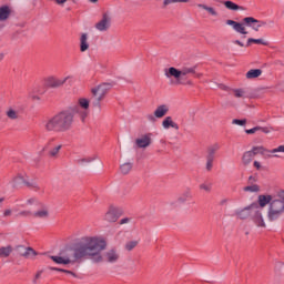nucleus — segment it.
<instances>
[{"instance_id":"2f4dec72","label":"nucleus","mask_w":284,"mask_h":284,"mask_svg":"<svg viewBox=\"0 0 284 284\" xmlns=\"http://www.w3.org/2000/svg\"><path fill=\"white\" fill-rule=\"evenodd\" d=\"M23 184L27 187H30L31 190H36V191L41 190V186H39V183H37V181H34V180L28 181L27 179H24Z\"/></svg>"},{"instance_id":"338daca9","label":"nucleus","mask_w":284,"mask_h":284,"mask_svg":"<svg viewBox=\"0 0 284 284\" xmlns=\"http://www.w3.org/2000/svg\"><path fill=\"white\" fill-rule=\"evenodd\" d=\"M4 57H6L4 53H0V61H1L2 59H4Z\"/></svg>"},{"instance_id":"aec40b11","label":"nucleus","mask_w":284,"mask_h":284,"mask_svg":"<svg viewBox=\"0 0 284 284\" xmlns=\"http://www.w3.org/2000/svg\"><path fill=\"white\" fill-rule=\"evenodd\" d=\"M162 128H164V130H170V128H173V130H179V124L173 122L172 116H166L162 121Z\"/></svg>"},{"instance_id":"7c9ffc66","label":"nucleus","mask_w":284,"mask_h":284,"mask_svg":"<svg viewBox=\"0 0 284 284\" xmlns=\"http://www.w3.org/2000/svg\"><path fill=\"white\" fill-rule=\"evenodd\" d=\"M23 181H26V178L22 174H18L16 178H13L11 180V185L12 187H19V185H21V183H23Z\"/></svg>"},{"instance_id":"e2e57ef3","label":"nucleus","mask_w":284,"mask_h":284,"mask_svg":"<svg viewBox=\"0 0 284 284\" xmlns=\"http://www.w3.org/2000/svg\"><path fill=\"white\" fill-rule=\"evenodd\" d=\"M253 165L256 168V170H261V162L254 161Z\"/></svg>"},{"instance_id":"cd10ccee","label":"nucleus","mask_w":284,"mask_h":284,"mask_svg":"<svg viewBox=\"0 0 284 284\" xmlns=\"http://www.w3.org/2000/svg\"><path fill=\"white\" fill-rule=\"evenodd\" d=\"M263 74V70L261 69H252L248 72H246V79H258Z\"/></svg>"},{"instance_id":"bf43d9fd","label":"nucleus","mask_w":284,"mask_h":284,"mask_svg":"<svg viewBox=\"0 0 284 284\" xmlns=\"http://www.w3.org/2000/svg\"><path fill=\"white\" fill-rule=\"evenodd\" d=\"M3 216H12V210L7 209V210L3 212Z\"/></svg>"},{"instance_id":"de8ad7c7","label":"nucleus","mask_w":284,"mask_h":284,"mask_svg":"<svg viewBox=\"0 0 284 284\" xmlns=\"http://www.w3.org/2000/svg\"><path fill=\"white\" fill-rule=\"evenodd\" d=\"M200 190H204V192H212V184L203 183L200 185Z\"/></svg>"},{"instance_id":"a18cd8bd","label":"nucleus","mask_w":284,"mask_h":284,"mask_svg":"<svg viewBox=\"0 0 284 284\" xmlns=\"http://www.w3.org/2000/svg\"><path fill=\"white\" fill-rule=\"evenodd\" d=\"M52 272H64V274H72L74 276V273L72 271L63 270V268H58V267H50Z\"/></svg>"},{"instance_id":"3c124183","label":"nucleus","mask_w":284,"mask_h":284,"mask_svg":"<svg viewBox=\"0 0 284 284\" xmlns=\"http://www.w3.org/2000/svg\"><path fill=\"white\" fill-rule=\"evenodd\" d=\"M146 121H150V123H156V115L153 114H148L146 115Z\"/></svg>"},{"instance_id":"412c9836","label":"nucleus","mask_w":284,"mask_h":284,"mask_svg":"<svg viewBox=\"0 0 284 284\" xmlns=\"http://www.w3.org/2000/svg\"><path fill=\"white\" fill-rule=\"evenodd\" d=\"M10 14H12V9L8 6L0 7V21H8V19H10Z\"/></svg>"},{"instance_id":"58836bf2","label":"nucleus","mask_w":284,"mask_h":284,"mask_svg":"<svg viewBox=\"0 0 284 284\" xmlns=\"http://www.w3.org/2000/svg\"><path fill=\"white\" fill-rule=\"evenodd\" d=\"M17 216H20L21 219H30V216L33 217V212L30 210H22L18 213Z\"/></svg>"},{"instance_id":"a878e982","label":"nucleus","mask_w":284,"mask_h":284,"mask_svg":"<svg viewBox=\"0 0 284 284\" xmlns=\"http://www.w3.org/2000/svg\"><path fill=\"white\" fill-rule=\"evenodd\" d=\"M199 8L202 10H205L207 13L211 14V17H219V11H216L215 8L213 7H207V4L199 3L196 4Z\"/></svg>"},{"instance_id":"13d9d810","label":"nucleus","mask_w":284,"mask_h":284,"mask_svg":"<svg viewBox=\"0 0 284 284\" xmlns=\"http://www.w3.org/2000/svg\"><path fill=\"white\" fill-rule=\"evenodd\" d=\"M233 43L235 45H240V48H245V44L243 42H241V40H234Z\"/></svg>"},{"instance_id":"473e14b6","label":"nucleus","mask_w":284,"mask_h":284,"mask_svg":"<svg viewBox=\"0 0 284 284\" xmlns=\"http://www.w3.org/2000/svg\"><path fill=\"white\" fill-rule=\"evenodd\" d=\"M205 159H206L205 170L206 172H212V169L214 168V160L216 158L212 155H206Z\"/></svg>"},{"instance_id":"8fccbe9b","label":"nucleus","mask_w":284,"mask_h":284,"mask_svg":"<svg viewBox=\"0 0 284 284\" xmlns=\"http://www.w3.org/2000/svg\"><path fill=\"white\" fill-rule=\"evenodd\" d=\"M270 154H276V152H284V145H280L276 149L268 151Z\"/></svg>"},{"instance_id":"72a5a7b5","label":"nucleus","mask_w":284,"mask_h":284,"mask_svg":"<svg viewBox=\"0 0 284 284\" xmlns=\"http://www.w3.org/2000/svg\"><path fill=\"white\" fill-rule=\"evenodd\" d=\"M231 92H233V94L236 99H245V97L247 94L245 89H232Z\"/></svg>"},{"instance_id":"dca6fc26","label":"nucleus","mask_w":284,"mask_h":284,"mask_svg":"<svg viewBox=\"0 0 284 284\" xmlns=\"http://www.w3.org/2000/svg\"><path fill=\"white\" fill-rule=\"evenodd\" d=\"M226 26H231L235 32L239 34H247V31L245 30V24L234 21V20H226Z\"/></svg>"},{"instance_id":"6ab92c4d","label":"nucleus","mask_w":284,"mask_h":284,"mask_svg":"<svg viewBox=\"0 0 284 284\" xmlns=\"http://www.w3.org/2000/svg\"><path fill=\"white\" fill-rule=\"evenodd\" d=\"M168 112H170V106H168V104H161L155 109L154 116L156 119H163Z\"/></svg>"},{"instance_id":"6e6552de","label":"nucleus","mask_w":284,"mask_h":284,"mask_svg":"<svg viewBox=\"0 0 284 284\" xmlns=\"http://www.w3.org/2000/svg\"><path fill=\"white\" fill-rule=\"evenodd\" d=\"M13 256H23L24 258H34L37 256V251L32 247H26V246H17L13 250Z\"/></svg>"},{"instance_id":"9d476101","label":"nucleus","mask_w":284,"mask_h":284,"mask_svg":"<svg viewBox=\"0 0 284 284\" xmlns=\"http://www.w3.org/2000/svg\"><path fill=\"white\" fill-rule=\"evenodd\" d=\"M255 206L256 203H252L251 205L245 206L244 209H239L235 211V216H237V219H240L241 221L252 219V214L254 212Z\"/></svg>"},{"instance_id":"4c0bfd02","label":"nucleus","mask_w":284,"mask_h":284,"mask_svg":"<svg viewBox=\"0 0 284 284\" xmlns=\"http://www.w3.org/2000/svg\"><path fill=\"white\" fill-rule=\"evenodd\" d=\"M172 3H190V0H163L164 8L172 6Z\"/></svg>"},{"instance_id":"ea45409f","label":"nucleus","mask_w":284,"mask_h":284,"mask_svg":"<svg viewBox=\"0 0 284 284\" xmlns=\"http://www.w3.org/2000/svg\"><path fill=\"white\" fill-rule=\"evenodd\" d=\"M250 152L253 153L254 156H256V154L264 155L265 152H267V150H265V148H263V146H254Z\"/></svg>"},{"instance_id":"864d4df0","label":"nucleus","mask_w":284,"mask_h":284,"mask_svg":"<svg viewBox=\"0 0 284 284\" xmlns=\"http://www.w3.org/2000/svg\"><path fill=\"white\" fill-rule=\"evenodd\" d=\"M220 90H224L225 92H232V89L225 84H219Z\"/></svg>"},{"instance_id":"2eb2a0df","label":"nucleus","mask_w":284,"mask_h":284,"mask_svg":"<svg viewBox=\"0 0 284 284\" xmlns=\"http://www.w3.org/2000/svg\"><path fill=\"white\" fill-rule=\"evenodd\" d=\"M119 258H121V255L116 248H110L104 253V260L106 263H118Z\"/></svg>"},{"instance_id":"f03ea898","label":"nucleus","mask_w":284,"mask_h":284,"mask_svg":"<svg viewBox=\"0 0 284 284\" xmlns=\"http://www.w3.org/2000/svg\"><path fill=\"white\" fill-rule=\"evenodd\" d=\"M74 125V113L69 110L60 111L43 122L45 132H70Z\"/></svg>"},{"instance_id":"680f3d73","label":"nucleus","mask_w":284,"mask_h":284,"mask_svg":"<svg viewBox=\"0 0 284 284\" xmlns=\"http://www.w3.org/2000/svg\"><path fill=\"white\" fill-rule=\"evenodd\" d=\"M29 97L30 99H33V101H39L40 99L38 95L32 94V92L29 93Z\"/></svg>"},{"instance_id":"423d86ee","label":"nucleus","mask_w":284,"mask_h":284,"mask_svg":"<svg viewBox=\"0 0 284 284\" xmlns=\"http://www.w3.org/2000/svg\"><path fill=\"white\" fill-rule=\"evenodd\" d=\"M121 216H123V209L121 206L110 205L103 219L106 223H116Z\"/></svg>"},{"instance_id":"393cba45","label":"nucleus","mask_w":284,"mask_h":284,"mask_svg":"<svg viewBox=\"0 0 284 284\" xmlns=\"http://www.w3.org/2000/svg\"><path fill=\"white\" fill-rule=\"evenodd\" d=\"M224 7L226 10H232L233 12H237V10H245V7L239 6L230 0L224 1Z\"/></svg>"},{"instance_id":"1a4fd4ad","label":"nucleus","mask_w":284,"mask_h":284,"mask_svg":"<svg viewBox=\"0 0 284 284\" xmlns=\"http://www.w3.org/2000/svg\"><path fill=\"white\" fill-rule=\"evenodd\" d=\"M72 79V77L68 75L64 79H58L54 77H49L44 80L45 88H61L68 80Z\"/></svg>"},{"instance_id":"0eeeda50","label":"nucleus","mask_w":284,"mask_h":284,"mask_svg":"<svg viewBox=\"0 0 284 284\" xmlns=\"http://www.w3.org/2000/svg\"><path fill=\"white\" fill-rule=\"evenodd\" d=\"M251 221H253L256 227H266L265 220L263 219V209L258 206V203H255V207L251 215Z\"/></svg>"},{"instance_id":"b1692460","label":"nucleus","mask_w":284,"mask_h":284,"mask_svg":"<svg viewBox=\"0 0 284 284\" xmlns=\"http://www.w3.org/2000/svg\"><path fill=\"white\" fill-rule=\"evenodd\" d=\"M193 199L192 190L186 189L179 197L178 203H186V201H190Z\"/></svg>"},{"instance_id":"f704fd0d","label":"nucleus","mask_w":284,"mask_h":284,"mask_svg":"<svg viewBox=\"0 0 284 284\" xmlns=\"http://www.w3.org/2000/svg\"><path fill=\"white\" fill-rule=\"evenodd\" d=\"M252 43H257V44H261V45H267V42H265L263 39L248 38V40L246 42V48H250V45H252Z\"/></svg>"},{"instance_id":"6e6d98bb","label":"nucleus","mask_w":284,"mask_h":284,"mask_svg":"<svg viewBox=\"0 0 284 284\" xmlns=\"http://www.w3.org/2000/svg\"><path fill=\"white\" fill-rule=\"evenodd\" d=\"M131 219L130 217H124L120 221V225H125L126 223H130Z\"/></svg>"},{"instance_id":"603ef678","label":"nucleus","mask_w":284,"mask_h":284,"mask_svg":"<svg viewBox=\"0 0 284 284\" xmlns=\"http://www.w3.org/2000/svg\"><path fill=\"white\" fill-rule=\"evenodd\" d=\"M41 274H43V271H38L34 275V278L32 281L33 284H38V278H41Z\"/></svg>"},{"instance_id":"39448f33","label":"nucleus","mask_w":284,"mask_h":284,"mask_svg":"<svg viewBox=\"0 0 284 284\" xmlns=\"http://www.w3.org/2000/svg\"><path fill=\"white\" fill-rule=\"evenodd\" d=\"M112 90V84L110 83H101L91 89V103L98 110H101V101L105 99L108 92Z\"/></svg>"},{"instance_id":"c03bdc74","label":"nucleus","mask_w":284,"mask_h":284,"mask_svg":"<svg viewBox=\"0 0 284 284\" xmlns=\"http://www.w3.org/2000/svg\"><path fill=\"white\" fill-rule=\"evenodd\" d=\"M260 190L261 187L256 184L244 187V192H258Z\"/></svg>"},{"instance_id":"9b49d317","label":"nucleus","mask_w":284,"mask_h":284,"mask_svg":"<svg viewBox=\"0 0 284 284\" xmlns=\"http://www.w3.org/2000/svg\"><path fill=\"white\" fill-rule=\"evenodd\" d=\"M243 23H245V26H248V28H252V30H254L255 32H258V30H261V28H265V26H267V22L256 20L253 17L244 18Z\"/></svg>"},{"instance_id":"5701e85b","label":"nucleus","mask_w":284,"mask_h":284,"mask_svg":"<svg viewBox=\"0 0 284 284\" xmlns=\"http://www.w3.org/2000/svg\"><path fill=\"white\" fill-rule=\"evenodd\" d=\"M252 161H254V153H252L251 151L244 152L242 155V165H244V168H247V165H250Z\"/></svg>"},{"instance_id":"09e8293b","label":"nucleus","mask_w":284,"mask_h":284,"mask_svg":"<svg viewBox=\"0 0 284 284\" xmlns=\"http://www.w3.org/2000/svg\"><path fill=\"white\" fill-rule=\"evenodd\" d=\"M260 131H261V126H255L253 129L245 130V133L246 134H256V132H260Z\"/></svg>"},{"instance_id":"f8f14e48","label":"nucleus","mask_w":284,"mask_h":284,"mask_svg":"<svg viewBox=\"0 0 284 284\" xmlns=\"http://www.w3.org/2000/svg\"><path fill=\"white\" fill-rule=\"evenodd\" d=\"M110 26H112V19L108 13H104L102 19L95 23V29H98L99 32H108L110 30Z\"/></svg>"},{"instance_id":"c9c22d12","label":"nucleus","mask_w":284,"mask_h":284,"mask_svg":"<svg viewBox=\"0 0 284 284\" xmlns=\"http://www.w3.org/2000/svg\"><path fill=\"white\" fill-rule=\"evenodd\" d=\"M78 103L80 108H82V110H90V100L85 98H80Z\"/></svg>"},{"instance_id":"69168bd1","label":"nucleus","mask_w":284,"mask_h":284,"mask_svg":"<svg viewBox=\"0 0 284 284\" xmlns=\"http://www.w3.org/2000/svg\"><path fill=\"white\" fill-rule=\"evenodd\" d=\"M194 77H196V79H201V77H203V73H196L195 71V74H193Z\"/></svg>"},{"instance_id":"e433bc0d","label":"nucleus","mask_w":284,"mask_h":284,"mask_svg":"<svg viewBox=\"0 0 284 284\" xmlns=\"http://www.w3.org/2000/svg\"><path fill=\"white\" fill-rule=\"evenodd\" d=\"M61 148H62V145H58V146L51 149V150L49 151V156H50L51 159H57V156H59V152H61Z\"/></svg>"},{"instance_id":"f257e3e1","label":"nucleus","mask_w":284,"mask_h":284,"mask_svg":"<svg viewBox=\"0 0 284 284\" xmlns=\"http://www.w3.org/2000/svg\"><path fill=\"white\" fill-rule=\"evenodd\" d=\"M108 248V242L99 236H84L73 246L72 256L70 254L58 256L51 255L50 258L58 265H70L77 261H85L91 258L93 263H103V255L101 253Z\"/></svg>"},{"instance_id":"20e7f679","label":"nucleus","mask_w":284,"mask_h":284,"mask_svg":"<svg viewBox=\"0 0 284 284\" xmlns=\"http://www.w3.org/2000/svg\"><path fill=\"white\" fill-rule=\"evenodd\" d=\"M190 74H196V65L194 67H183L182 69H176L174 67H170L169 69H164V77L166 79H175V83L178 85H183L181 81L182 77H190Z\"/></svg>"},{"instance_id":"7ed1b4c3","label":"nucleus","mask_w":284,"mask_h":284,"mask_svg":"<svg viewBox=\"0 0 284 284\" xmlns=\"http://www.w3.org/2000/svg\"><path fill=\"white\" fill-rule=\"evenodd\" d=\"M284 214V190L278 191L273 200L271 201V204L268 205L267 210V219L271 222L278 221L280 216H283Z\"/></svg>"},{"instance_id":"49530a36","label":"nucleus","mask_w":284,"mask_h":284,"mask_svg":"<svg viewBox=\"0 0 284 284\" xmlns=\"http://www.w3.org/2000/svg\"><path fill=\"white\" fill-rule=\"evenodd\" d=\"M232 123H233V125H241V126H243V125H245L247 123V120H245V119H243V120L234 119L232 121Z\"/></svg>"},{"instance_id":"5fc2aeb1","label":"nucleus","mask_w":284,"mask_h":284,"mask_svg":"<svg viewBox=\"0 0 284 284\" xmlns=\"http://www.w3.org/2000/svg\"><path fill=\"white\" fill-rule=\"evenodd\" d=\"M81 121H85L88 119V110H84L80 113Z\"/></svg>"},{"instance_id":"79ce46f5","label":"nucleus","mask_w":284,"mask_h":284,"mask_svg":"<svg viewBox=\"0 0 284 284\" xmlns=\"http://www.w3.org/2000/svg\"><path fill=\"white\" fill-rule=\"evenodd\" d=\"M39 200L37 197H30L26 201V204H22L21 207H26V205H39Z\"/></svg>"},{"instance_id":"774afa93","label":"nucleus","mask_w":284,"mask_h":284,"mask_svg":"<svg viewBox=\"0 0 284 284\" xmlns=\"http://www.w3.org/2000/svg\"><path fill=\"white\" fill-rule=\"evenodd\" d=\"M186 85H193L192 80H189V81L186 82Z\"/></svg>"},{"instance_id":"a211bd4d","label":"nucleus","mask_w":284,"mask_h":284,"mask_svg":"<svg viewBox=\"0 0 284 284\" xmlns=\"http://www.w3.org/2000/svg\"><path fill=\"white\" fill-rule=\"evenodd\" d=\"M274 199V195H258V207H261V210H263V207H265L266 205H271L272 201Z\"/></svg>"},{"instance_id":"a19ab883","label":"nucleus","mask_w":284,"mask_h":284,"mask_svg":"<svg viewBox=\"0 0 284 284\" xmlns=\"http://www.w3.org/2000/svg\"><path fill=\"white\" fill-rule=\"evenodd\" d=\"M136 245H139V241H130V242H126L124 247L128 252H132V250H134Z\"/></svg>"},{"instance_id":"c756f323","label":"nucleus","mask_w":284,"mask_h":284,"mask_svg":"<svg viewBox=\"0 0 284 284\" xmlns=\"http://www.w3.org/2000/svg\"><path fill=\"white\" fill-rule=\"evenodd\" d=\"M219 150H221V146L219 144H213L211 146L207 148L206 150V156H214L216 158V152H219Z\"/></svg>"},{"instance_id":"c85d7f7f","label":"nucleus","mask_w":284,"mask_h":284,"mask_svg":"<svg viewBox=\"0 0 284 284\" xmlns=\"http://www.w3.org/2000/svg\"><path fill=\"white\" fill-rule=\"evenodd\" d=\"M133 166L134 164H132V162H125L124 164H121L120 165L121 174H130V172H132Z\"/></svg>"},{"instance_id":"052dcab7","label":"nucleus","mask_w":284,"mask_h":284,"mask_svg":"<svg viewBox=\"0 0 284 284\" xmlns=\"http://www.w3.org/2000/svg\"><path fill=\"white\" fill-rule=\"evenodd\" d=\"M230 203V199H223L220 201V205H227Z\"/></svg>"},{"instance_id":"4be33fe9","label":"nucleus","mask_w":284,"mask_h":284,"mask_svg":"<svg viewBox=\"0 0 284 284\" xmlns=\"http://www.w3.org/2000/svg\"><path fill=\"white\" fill-rule=\"evenodd\" d=\"M90 50V43L88 42V33H82L80 37V51L87 52Z\"/></svg>"},{"instance_id":"f3484780","label":"nucleus","mask_w":284,"mask_h":284,"mask_svg":"<svg viewBox=\"0 0 284 284\" xmlns=\"http://www.w3.org/2000/svg\"><path fill=\"white\" fill-rule=\"evenodd\" d=\"M4 114L9 121H19L21 119V112L14 106L7 108Z\"/></svg>"},{"instance_id":"bb28decb","label":"nucleus","mask_w":284,"mask_h":284,"mask_svg":"<svg viewBox=\"0 0 284 284\" xmlns=\"http://www.w3.org/2000/svg\"><path fill=\"white\" fill-rule=\"evenodd\" d=\"M13 252L12 246H2L0 247V258H8Z\"/></svg>"},{"instance_id":"ddd939ff","label":"nucleus","mask_w":284,"mask_h":284,"mask_svg":"<svg viewBox=\"0 0 284 284\" xmlns=\"http://www.w3.org/2000/svg\"><path fill=\"white\" fill-rule=\"evenodd\" d=\"M39 205L40 210L33 212V219L47 221V219H50V209L43 203H39Z\"/></svg>"},{"instance_id":"37998d69","label":"nucleus","mask_w":284,"mask_h":284,"mask_svg":"<svg viewBox=\"0 0 284 284\" xmlns=\"http://www.w3.org/2000/svg\"><path fill=\"white\" fill-rule=\"evenodd\" d=\"M94 159L97 158H82V159L75 160V163H78V165H83V163H92Z\"/></svg>"},{"instance_id":"0e129e2a","label":"nucleus","mask_w":284,"mask_h":284,"mask_svg":"<svg viewBox=\"0 0 284 284\" xmlns=\"http://www.w3.org/2000/svg\"><path fill=\"white\" fill-rule=\"evenodd\" d=\"M58 6H63L68 0H54Z\"/></svg>"},{"instance_id":"4d7b16f0","label":"nucleus","mask_w":284,"mask_h":284,"mask_svg":"<svg viewBox=\"0 0 284 284\" xmlns=\"http://www.w3.org/2000/svg\"><path fill=\"white\" fill-rule=\"evenodd\" d=\"M260 131L264 132V134H270V128L267 126H261Z\"/></svg>"},{"instance_id":"4468645a","label":"nucleus","mask_w":284,"mask_h":284,"mask_svg":"<svg viewBox=\"0 0 284 284\" xmlns=\"http://www.w3.org/2000/svg\"><path fill=\"white\" fill-rule=\"evenodd\" d=\"M135 145L143 150H145V148H150V145H152V133H146L141 138H138L135 140Z\"/></svg>"}]
</instances>
